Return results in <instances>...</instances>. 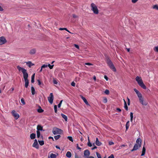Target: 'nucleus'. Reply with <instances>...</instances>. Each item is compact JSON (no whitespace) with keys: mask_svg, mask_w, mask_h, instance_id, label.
Masks as SVG:
<instances>
[{"mask_svg":"<svg viewBox=\"0 0 158 158\" xmlns=\"http://www.w3.org/2000/svg\"><path fill=\"white\" fill-rule=\"evenodd\" d=\"M17 69L19 71H21L23 74V77L25 82V87L26 88H27L29 84V81L28 79V75L27 72V70L19 66H17Z\"/></svg>","mask_w":158,"mask_h":158,"instance_id":"nucleus-1","label":"nucleus"},{"mask_svg":"<svg viewBox=\"0 0 158 158\" xmlns=\"http://www.w3.org/2000/svg\"><path fill=\"white\" fill-rule=\"evenodd\" d=\"M134 90L138 97L140 102L143 105L146 106L148 103L143 100L141 94L135 88H134Z\"/></svg>","mask_w":158,"mask_h":158,"instance_id":"nucleus-2","label":"nucleus"},{"mask_svg":"<svg viewBox=\"0 0 158 158\" xmlns=\"http://www.w3.org/2000/svg\"><path fill=\"white\" fill-rule=\"evenodd\" d=\"M135 80L137 81L139 85L143 89H146V87L143 83V81L140 77L137 76L135 78Z\"/></svg>","mask_w":158,"mask_h":158,"instance_id":"nucleus-3","label":"nucleus"},{"mask_svg":"<svg viewBox=\"0 0 158 158\" xmlns=\"http://www.w3.org/2000/svg\"><path fill=\"white\" fill-rule=\"evenodd\" d=\"M91 10L93 11L94 13L95 14H98L99 13V10L96 5L94 3H92L90 5Z\"/></svg>","mask_w":158,"mask_h":158,"instance_id":"nucleus-4","label":"nucleus"},{"mask_svg":"<svg viewBox=\"0 0 158 158\" xmlns=\"http://www.w3.org/2000/svg\"><path fill=\"white\" fill-rule=\"evenodd\" d=\"M106 63L110 68L112 69L113 71L115 72L116 71V69L115 67L112 62L110 59H108L107 60Z\"/></svg>","mask_w":158,"mask_h":158,"instance_id":"nucleus-5","label":"nucleus"},{"mask_svg":"<svg viewBox=\"0 0 158 158\" xmlns=\"http://www.w3.org/2000/svg\"><path fill=\"white\" fill-rule=\"evenodd\" d=\"M63 133V131L60 129L57 128H54L52 130V133L54 135L57 134H61Z\"/></svg>","mask_w":158,"mask_h":158,"instance_id":"nucleus-6","label":"nucleus"},{"mask_svg":"<svg viewBox=\"0 0 158 158\" xmlns=\"http://www.w3.org/2000/svg\"><path fill=\"white\" fill-rule=\"evenodd\" d=\"M15 120H17L19 117V114L15 110H13L11 112Z\"/></svg>","mask_w":158,"mask_h":158,"instance_id":"nucleus-7","label":"nucleus"},{"mask_svg":"<svg viewBox=\"0 0 158 158\" xmlns=\"http://www.w3.org/2000/svg\"><path fill=\"white\" fill-rule=\"evenodd\" d=\"M53 95L52 93H51L50 94L48 98V100L49 103L52 104L53 103Z\"/></svg>","mask_w":158,"mask_h":158,"instance_id":"nucleus-8","label":"nucleus"},{"mask_svg":"<svg viewBox=\"0 0 158 158\" xmlns=\"http://www.w3.org/2000/svg\"><path fill=\"white\" fill-rule=\"evenodd\" d=\"M6 42L5 38L3 36L0 37V45L5 44Z\"/></svg>","mask_w":158,"mask_h":158,"instance_id":"nucleus-9","label":"nucleus"},{"mask_svg":"<svg viewBox=\"0 0 158 158\" xmlns=\"http://www.w3.org/2000/svg\"><path fill=\"white\" fill-rule=\"evenodd\" d=\"M32 146L37 149H38L39 148V146L38 143L37 139H35L34 140V143L33 144Z\"/></svg>","mask_w":158,"mask_h":158,"instance_id":"nucleus-10","label":"nucleus"},{"mask_svg":"<svg viewBox=\"0 0 158 158\" xmlns=\"http://www.w3.org/2000/svg\"><path fill=\"white\" fill-rule=\"evenodd\" d=\"M84 155L85 156H89L90 155V152L88 150H85L84 151Z\"/></svg>","mask_w":158,"mask_h":158,"instance_id":"nucleus-11","label":"nucleus"},{"mask_svg":"<svg viewBox=\"0 0 158 158\" xmlns=\"http://www.w3.org/2000/svg\"><path fill=\"white\" fill-rule=\"evenodd\" d=\"M36 52V49L35 48H33L30 50L29 53L31 55H33Z\"/></svg>","mask_w":158,"mask_h":158,"instance_id":"nucleus-12","label":"nucleus"},{"mask_svg":"<svg viewBox=\"0 0 158 158\" xmlns=\"http://www.w3.org/2000/svg\"><path fill=\"white\" fill-rule=\"evenodd\" d=\"M141 146H140V145H138L137 143H136L135 144L133 148L135 149V150H136L139 149V148Z\"/></svg>","mask_w":158,"mask_h":158,"instance_id":"nucleus-13","label":"nucleus"},{"mask_svg":"<svg viewBox=\"0 0 158 158\" xmlns=\"http://www.w3.org/2000/svg\"><path fill=\"white\" fill-rule=\"evenodd\" d=\"M81 98L83 100L84 102L87 105H89L87 100L84 97H83L82 96H81Z\"/></svg>","mask_w":158,"mask_h":158,"instance_id":"nucleus-14","label":"nucleus"},{"mask_svg":"<svg viewBox=\"0 0 158 158\" xmlns=\"http://www.w3.org/2000/svg\"><path fill=\"white\" fill-rule=\"evenodd\" d=\"M95 144L96 145H97L98 146H100L102 144V143L99 141L98 139L97 138H96Z\"/></svg>","mask_w":158,"mask_h":158,"instance_id":"nucleus-15","label":"nucleus"},{"mask_svg":"<svg viewBox=\"0 0 158 158\" xmlns=\"http://www.w3.org/2000/svg\"><path fill=\"white\" fill-rule=\"evenodd\" d=\"M26 64L29 67H31V66L34 65V64L32 63L31 61H28L26 62Z\"/></svg>","mask_w":158,"mask_h":158,"instance_id":"nucleus-16","label":"nucleus"},{"mask_svg":"<svg viewBox=\"0 0 158 158\" xmlns=\"http://www.w3.org/2000/svg\"><path fill=\"white\" fill-rule=\"evenodd\" d=\"M136 143L139 145H140V146H141V140L140 139V138H138L136 141Z\"/></svg>","mask_w":158,"mask_h":158,"instance_id":"nucleus-17","label":"nucleus"},{"mask_svg":"<svg viewBox=\"0 0 158 158\" xmlns=\"http://www.w3.org/2000/svg\"><path fill=\"white\" fill-rule=\"evenodd\" d=\"M37 131H42L43 130V127H42L41 125H38L37 126Z\"/></svg>","mask_w":158,"mask_h":158,"instance_id":"nucleus-18","label":"nucleus"},{"mask_svg":"<svg viewBox=\"0 0 158 158\" xmlns=\"http://www.w3.org/2000/svg\"><path fill=\"white\" fill-rule=\"evenodd\" d=\"M123 101L124 102V107L125 109L127 111L128 110V106H127V104L126 102L124 99H123Z\"/></svg>","mask_w":158,"mask_h":158,"instance_id":"nucleus-19","label":"nucleus"},{"mask_svg":"<svg viewBox=\"0 0 158 158\" xmlns=\"http://www.w3.org/2000/svg\"><path fill=\"white\" fill-rule=\"evenodd\" d=\"M66 156L68 158H70L72 156L71 152L69 151L67 152L66 154Z\"/></svg>","mask_w":158,"mask_h":158,"instance_id":"nucleus-20","label":"nucleus"},{"mask_svg":"<svg viewBox=\"0 0 158 158\" xmlns=\"http://www.w3.org/2000/svg\"><path fill=\"white\" fill-rule=\"evenodd\" d=\"M35 133H32L30 135V137L31 139H33L35 138Z\"/></svg>","mask_w":158,"mask_h":158,"instance_id":"nucleus-21","label":"nucleus"},{"mask_svg":"<svg viewBox=\"0 0 158 158\" xmlns=\"http://www.w3.org/2000/svg\"><path fill=\"white\" fill-rule=\"evenodd\" d=\"M48 157L50 158H56V154L52 153L50 154V156H48Z\"/></svg>","mask_w":158,"mask_h":158,"instance_id":"nucleus-22","label":"nucleus"},{"mask_svg":"<svg viewBox=\"0 0 158 158\" xmlns=\"http://www.w3.org/2000/svg\"><path fill=\"white\" fill-rule=\"evenodd\" d=\"M61 115L62 117L66 121H67L68 120L67 117L63 114H61Z\"/></svg>","mask_w":158,"mask_h":158,"instance_id":"nucleus-23","label":"nucleus"},{"mask_svg":"<svg viewBox=\"0 0 158 158\" xmlns=\"http://www.w3.org/2000/svg\"><path fill=\"white\" fill-rule=\"evenodd\" d=\"M146 152V149L145 148L143 147V148L142 153L141 154V156H144L145 155Z\"/></svg>","mask_w":158,"mask_h":158,"instance_id":"nucleus-24","label":"nucleus"},{"mask_svg":"<svg viewBox=\"0 0 158 158\" xmlns=\"http://www.w3.org/2000/svg\"><path fill=\"white\" fill-rule=\"evenodd\" d=\"M35 73H34L31 76V82L33 83L34 82V78L35 76Z\"/></svg>","mask_w":158,"mask_h":158,"instance_id":"nucleus-25","label":"nucleus"},{"mask_svg":"<svg viewBox=\"0 0 158 158\" xmlns=\"http://www.w3.org/2000/svg\"><path fill=\"white\" fill-rule=\"evenodd\" d=\"M32 94V95L35 94V89L33 86H32L31 88Z\"/></svg>","mask_w":158,"mask_h":158,"instance_id":"nucleus-26","label":"nucleus"},{"mask_svg":"<svg viewBox=\"0 0 158 158\" xmlns=\"http://www.w3.org/2000/svg\"><path fill=\"white\" fill-rule=\"evenodd\" d=\"M129 121H128L127 122L126 125V130H128V129L129 128Z\"/></svg>","mask_w":158,"mask_h":158,"instance_id":"nucleus-27","label":"nucleus"},{"mask_svg":"<svg viewBox=\"0 0 158 158\" xmlns=\"http://www.w3.org/2000/svg\"><path fill=\"white\" fill-rule=\"evenodd\" d=\"M37 81L38 82V85H40L41 87H42L44 85V84L43 83H42L39 80H38Z\"/></svg>","mask_w":158,"mask_h":158,"instance_id":"nucleus-28","label":"nucleus"},{"mask_svg":"<svg viewBox=\"0 0 158 158\" xmlns=\"http://www.w3.org/2000/svg\"><path fill=\"white\" fill-rule=\"evenodd\" d=\"M44 111V110L42 109L41 107H40V108L37 110V111L39 113H42Z\"/></svg>","mask_w":158,"mask_h":158,"instance_id":"nucleus-29","label":"nucleus"},{"mask_svg":"<svg viewBox=\"0 0 158 158\" xmlns=\"http://www.w3.org/2000/svg\"><path fill=\"white\" fill-rule=\"evenodd\" d=\"M38 142L39 143V144L41 146H42L44 144V141L43 140L40 141V140H38Z\"/></svg>","mask_w":158,"mask_h":158,"instance_id":"nucleus-30","label":"nucleus"},{"mask_svg":"<svg viewBox=\"0 0 158 158\" xmlns=\"http://www.w3.org/2000/svg\"><path fill=\"white\" fill-rule=\"evenodd\" d=\"M60 135H58L54 136V138L55 140H57L59 139L60 137Z\"/></svg>","mask_w":158,"mask_h":158,"instance_id":"nucleus-31","label":"nucleus"},{"mask_svg":"<svg viewBox=\"0 0 158 158\" xmlns=\"http://www.w3.org/2000/svg\"><path fill=\"white\" fill-rule=\"evenodd\" d=\"M88 143L87 145L88 146L91 147L92 146L91 143H90V141L89 139V137H88Z\"/></svg>","mask_w":158,"mask_h":158,"instance_id":"nucleus-32","label":"nucleus"},{"mask_svg":"<svg viewBox=\"0 0 158 158\" xmlns=\"http://www.w3.org/2000/svg\"><path fill=\"white\" fill-rule=\"evenodd\" d=\"M36 133H37V137L38 138H39L40 137V131H37Z\"/></svg>","mask_w":158,"mask_h":158,"instance_id":"nucleus-33","label":"nucleus"},{"mask_svg":"<svg viewBox=\"0 0 158 158\" xmlns=\"http://www.w3.org/2000/svg\"><path fill=\"white\" fill-rule=\"evenodd\" d=\"M131 121L132 122L133 120V113L131 112L130 113Z\"/></svg>","mask_w":158,"mask_h":158,"instance_id":"nucleus-34","label":"nucleus"},{"mask_svg":"<svg viewBox=\"0 0 158 158\" xmlns=\"http://www.w3.org/2000/svg\"><path fill=\"white\" fill-rule=\"evenodd\" d=\"M96 154L98 158H102L101 155L98 152H96Z\"/></svg>","mask_w":158,"mask_h":158,"instance_id":"nucleus-35","label":"nucleus"},{"mask_svg":"<svg viewBox=\"0 0 158 158\" xmlns=\"http://www.w3.org/2000/svg\"><path fill=\"white\" fill-rule=\"evenodd\" d=\"M67 138L70 141H71V142H73V138L71 136H68L67 137Z\"/></svg>","mask_w":158,"mask_h":158,"instance_id":"nucleus-36","label":"nucleus"},{"mask_svg":"<svg viewBox=\"0 0 158 158\" xmlns=\"http://www.w3.org/2000/svg\"><path fill=\"white\" fill-rule=\"evenodd\" d=\"M105 93L106 95H108L110 93L108 89H106L105 91Z\"/></svg>","mask_w":158,"mask_h":158,"instance_id":"nucleus-37","label":"nucleus"},{"mask_svg":"<svg viewBox=\"0 0 158 158\" xmlns=\"http://www.w3.org/2000/svg\"><path fill=\"white\" fill-rule=\"evenodd\" d=\"M21 102L23 104V105H24L25 104V102H24V99L23 98H22L21 100Z\"/></svg>","mask_w":158,"mask_h":158,"instance_id":"nucleus-38","label":"nucleus"},{"mask_svg":"<svg viewBox=\"0 0 158 158\" xmlns=\"http://www.w3.org/2000/svg\"><path fill=\"white\" fill-rule=\"evenodd\" d=\"M53 66L54 65H50V64H48V66L50 69H52L53 68Z\"/></svg>","mask_w":158,"mask_h":158,"instance_id":"nucleus-39","label":"nucleus"},{"mask_svg":"<svg viewBox=\"0 0 158 158\" xmlns=\"http://www.w3.org/2000/svg\"><path fill=\"white\" fill-rule=\"evenodd\" d=\"M57 108L56 105H55L54 106V109L55 112L56 113L57 112Z\"/></svg>","mask_w":158,"mask_h":158,"instance_id":"nucleus-40","label":"nucleus"},{"mask_svg":"<svg viewBox=\"0 0 158 158\" xmlns=\"http://www.w3.org/2000/svg\"><path fill=\"white\" fill-rule=\"evenodd\" d=\"M107 101V99L106 98H104L103 100V102L104 103H106Z\"/></svg>","mask_w":158,"mask_h":158,"instance_id":"nucleus-41","label":"nucleus"},{"mask_svg":"<svg viewBox=\"0 0 158 158\" xmlns=\"http://www.w3.org/2000/svg\"><path fill=\"white\" fill-rule=\"evenodd\" d=\"M153 8L158 10V6L157 5H155L153 7Z\"/></svg>","mask_w":158,"mask_h":158,"instance_id":"nucleus-42","label":"nucleus"},{"mask_svg":"<svg viewBox=\"0 0 158 158\" xmlns=\"http://www.w3.org/2000/svg\"><path fill=\"white\" fill-rule=\"evenodd\" d=\"M47 67H48L47 65L44 64V65H43L41 66V67L42 68V69H44V68H46Z\"/></svg>","mask_w":158,"mask_h":158,"instance_id":"nucleus-43","label":"nucleus"},{"mask_svg":"<svg viewBox=\"0 0 158 158\" xmlns=\"http://www.w3.org/2000/svg\"><path fill=\"white\" fill-rule=\"evenodd\" d=\"M154 49L155 51L158 52V46L155 47L154 48Z\"/></svg>","mask_w":158,"mask_h":158,"instance_id":"nucleus-44","label":"nucleus"},{"mask_svg":"<svg viewBox=\"0 0 158 158\" xmlns=\"http://www.w3.org/2000/svg\"><path fill=\"white\" fill-rule=\"evenodd\" d=\"M108 158H114V155L112 154L108 157Z\"/></svg>","mask_w":158,"mask_h":158,"instance_id":"nucleus-45","label":"nucleus"},{"mask_svg":"<svg viewBox=\"0 0 158 158\" xmlns=\"http://www.w3.org/2000/svg\"><path fill=\"white\" fill-rule=\"evenodd\" d=\"M73 17L74 18H75V19L77 18L78 17V16L75 14H73Z\"/></svg>","mask_w":158,"mask_h":158,"instance_id":"nucleus-46","label":"nucleus"},{"mask_svg":"<svg viewBox=\"0 0 158 158\" xmlns=\"http://www.w3.org/2000/svg\"><path fill=\"white\" fill-rule=\"evenodd\" d=\"M85 64L88 65H93V64L89 63H86Z\"/></svg>","mask_w":158,"mask_h":158,"instance_id":"nucleus-47","label":"nucleus"},{"mask_svg":"<svg viewBox=\"0 0 158 158\" xmlns=\"http://www.w3.org/2000/svg\"><path fill=\"white\" fill-rule=\"evenodd\" d=\"M109 144L110 145H113L114 144V143L112 141H110L109 143Z\"/></svg>","mask_w":158,"mask_h":158,"instance_id":"nucleus-48","label":"nucleus"},{"mask_svg":"<svg viewBox=\"0 0 158 158\" xmlns=\"http://www.w3.org/2000/svg\"><path fill=\"white\" fill-rule=\"evenodd\" d=\"M74 47L75 48H77L78 49H79V46L78 45L76 44H75L74 45Z\"/></svg>","mask_w":158,"mask_h":158,"instance_id":"nucleus-49","label":"nucleus"},{"mask_svg":"<svg viewBox=\"0 0 158 158\" xmlns=\"http://www.w3.org/2000/svg\"><path fill=\"white\" fill-rule=\"evenodd\" d=\"M75 158H81V156L77 155V154H76L75 155Z\"/></svg>","mask_w":158,"mask_h":158,"instance_id":"nucleus-50","label":"nucleus"},{"mask_svg":"<svg viewBox=\"0 0 158 158\" xmlns=\"http://www.w3.org/2000/svg\"><path fill=\"white\" fill-rule=\"evenodd\" d=\"M138 0H132L131 2L133 3H135L137 2Z\"/></svg>","mask_w":158,"mask_h":158,"instance_id":"nucleus-51","label":"nucleus"},{"mask_svg":"<svg viewBox=\"0 0 158 158\" xmlns=\"http://www.w3.org/2000/svg\"><path fill=\"white\" fill-rule=\"evenodd\" d=\"M71 85L73 86H75V83L73 81L71 83Z\"/></svg>","mask_w":158,"mask_h":158,"instance_id":"nucleus-52","label":"nucleus"},{"mask_svg":"<svg viewBox=\"0 0 158 158\" xmlns=\"http://www.w3.org/2000/svg\"><path fill=\"white\" fill-rule=\"evenodd\" d=\"M127 100H128V102H127V104L128 105H129L130 104V99L128 98V97H127Z\"/></svg>","mask_w":158,"mask_h":158,"instance_id":"nucleus-53","label":"nucleus"},{"mask_svg":"<svg viewBox=\"0 0 158 158\" xmlns=\"http://www.w3.org/2000/svg\"><path fill=\"white\" fill-rule=\"evenodd\" d=\"M104 78L107 81L108 80V77L106 75H105L104 76Z\"/></svg>","mask_w":158,"mask_h":158,"instance_id":"nucleus-54","label":"nucleus"},{"mask_svg":"<svg viewBox=\"0 0 158 158\" xmlns=\"http://www.w3.org/2000/svg\"><path fill=\"white\" fill-rule=\"evenodd\" d=\"M77 149H79V150H81V148H80V147H79V146H78V144H77Z\"/></svg>","mask_w":158,"mask_h":158,"instance_id":"nucleus-55","label":"nucleus"},{"mask_svg":"<svg viewBox=\"0 0 158 158\" xmlns=\"http://www.w3.org/2000/svg\"><path fill=\"white\" fill-rule=\"evenodd\" d=\"M94 148H92V150H94V149L97 148V147L96 146H95L94 145Z\"/></svg>","mask_w":158,"mask_h":158,"instance_id":"nucleus-56","label":"nucleus"},{"mask_svg":"<svg viewBox=\"0 0 158 158\" xmlns=\"http://www.w3.org/2000/svg\"><path fill=\"white\" fill-rule=\"evenodd\" d=\"M116 110L119 112H121V110L119 108H117Z\"/></svg>","mask_w":158,"mask_h":158,"instance_id":"nucleus-57","label":"nucleus"},{"mask_svg":"<svg viewBox=\"0 0 158 158\" xmlns=\"http://www.w3.org/2000/svg\"><path fill=\"white\" fill-rule=\"evenodd\" d=\"M53 82L55 84H57L58 83L56 80H53Z\"/></svg>","mask_w":158,"mask_h":158,"instance_id":"nucleus-58","label":"nucleus"},{"mask_svg":"<svg viewBox=\"0 0 158 158\" xmlns=\"http://www.w3.org/2000/svg\"><path fill=\"white\" fill-rule=\"evenodd\" d=\"M93 79L95 81L96 80V77H95V76H94L93 77Z\"/></svg>","mask_w":158,"mask_h":158,"instance_id":"nucleus-59","label":"nucleus"},{"mask_svg":"<svg viewBox=\"0 0 158 158\" xmlns=\"http://www.w3.org/2000/svg\"><path fill=\"white\" fill-rule=\"evenodd\" d=\"M3 10V9L0 6V11H2Z\"/></svg>","mask_w":158,"mask_h":158,"instance_id":"nucleus-60","label":"nucleus"},{"mask_svg":"<svg viewBox=\"0 0 158 158\" xmlns=\"http://www.w3.org/2000/svg\"><path fill=\"white\" fill-rule=\"evenodd\" d=\"M56 148L57 149H60V148L58 146L56 145Z\"/></svg>","mask_w":158,"mask_h":158,"instance_id":"nucleus-61","label":"nucleus"},{"mask_svg":"<svg viewBox=\"0 0 158 158\" xmlns=\"http://www.w3.org/2000/svg\"><path fill=\"white\" fill-rule=\"evenodd\" d=\"M61 106V104L60 103H59L58 105V108H60Z\"/></svg>","mask_w":158,"mask_h":158,"instance_id":"nucleus-62","label":"nucleus"},{"mask_svg":"<svg viewBox=\"0 0 158 158\" xmlns=\"http://www.w3.org/2000/svg\"><path fill=\"white\" fill-rule=\"evenodd\" d=\"M64 29L66 31H67L68 32H70L66 28H64Z\"/></svg>","mask_w":158,"mask_h":158,"instance_id":"nucleus-63","label":"nucleus"},{"mask_svg":"<svg viewBox=\"0 0 158 158\" xmlns=\"http://www.w3.org/2000/svg\"><path fill=\"white\" fill-rule=\"evenodd\" d=\"M87 158H94V157L92 156H90Z\"/></svg>","mask_w":158,"mask_h":158,"instance_id":"nucleus-64","label":"nucleus"}]
</instances>
